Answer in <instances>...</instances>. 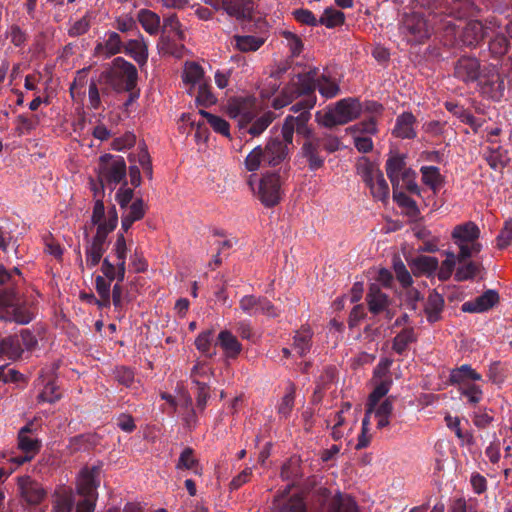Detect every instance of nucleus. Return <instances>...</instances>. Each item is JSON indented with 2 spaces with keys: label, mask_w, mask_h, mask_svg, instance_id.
I'll list each match as a JSON object with an SVG mask.
<instances>
[{
  "label": "nucleus",
  "mask_w": 512,
  "mask_h": 512,
  "mask_svg": "<svg viewBox=\"0 0 512 512\" xmlns=\"http://www.w3.org/2000/svg\"><path fill=\"white\" fill-rule=\"evenodd\" d=\"M418 4L426 9L422 12L404 13L400 22V32L408 42L421 43L434 30L454 31L455 20L466 16L465 3L458 0H418Z\"/></svg>",
  "instance_id": "1"
},
{
  "label": "nucleus",
  "mask_w": 512,
  "mask_h": 512,
  "mask_svg": "<svg viewBox=\"0 0 512 512\" xmlns=\"http://www.w3.org/2000/svg\"><path fill=\"white\" fill-rule=\"evenodd\" d=\"M294 130H282L281 137L271 138L265 146H256L246 157L245 167L248 171L254 172L265 167H282L281 173L287 175L290 166V146L293 142Z\"/></svg>",
  "instance_id": "2"
},
{
  "label": "nucleus",
  "mask_w": 512,
  "mask_h": 512,
  "mask_svg": "<svg viewBox=\"0 0 512 512\" xmlns=\"http://www.w3.org/2000/svg\"><path fill=\"white\" fill-rule=\"evenodd\" d=\"M315 71H308L304 74H298L282 89L281 94L276 97L272 106L274 109H281L298 97H305L303 100L293 105L292 110L295 112L302 111L298 117L297 128H303L305 121L309 115L308 110L313 108L316 102L315 92Z\"/></svg>",
  "instance_id": "3"
},
{
  "label": "nucleus",
  "mask_w": 512,
  "mask_h": 512,
  "mask_svg": "<svg viewBox=\"0 0 512 512\" xmlns=\"http://www.w3.org/2000/svg\"><path fill=\"white\" fill-rule=\"evenodd\" d=\"M8 272L11 274V282L0 284V318L21 325L28 324L34 318V314L20 302L18 286L22 280L13 278V273L21 276V271L14 267Z\"/></svg>",
  "instance_id": "4"
},
{
  "label": "nucleus",
  "mask_w": 512,
  "mask_h": 512,
  "mask_svg": "<svg viewBox=\"0 0 512 512\" xmlns=\"http://www.w3.org/2000/svg\"><path fill=\"white\" fill-rule=\"evenodd\" d=\"M227 113L237 119L239 128L250 123V128H267L276 117L272 111L262 112L261 103L254 97H239L229 101Z\"/></svg>",
  "instance_id": "5"
},
{
  "label": "nucleus",
  "mask_w": 512,
  "mask_h": 512,
  "mask_svg": "<svg viewBox=\"0 0 512 512\" xmlns=\"http://www.w3.org/2000/svg\"><path fill=\"white\" fill-rule=\"evenodd\" d=\"M136 67L123 57L113 59L110 67L99 75L98 83L109 86L116 92H131L137 85Z\"/></svg>",
  "instance_id": "6"
},
{
  "label": "nucleus",
  "mask_w": 512,
  "mask_h": 512,
  "mask_svg": "<svg viewBox=\"0 0 512 512\" xmlns=\"http://www.w3.org/2000/svg\"><path fill=\"white\" fill-rule=\"evenodd\" d=\"M128 246L123 232H118L111 252L102 260L100 271L110 280L123 282L126 274Z\"/></svg>",
  "instance_id": "7"
},
{
  "label": "nucleus",
  "mask_w": 512,
  "mask_h": 512,
  "mask_svg": "<svg viewBox=\"0 0 512 512\" xmlns=\"http://www.w3.org/2000/svg\"><path fill=\"white\" fill-rule=\"evenodd\" d=\"M451 237L459 248L458 263L477 255L482 250V245L478 242L480 229L472 221L456 225Z\"/></svg>",
  "instance_id": "8"
},
{
  "label": "nucleus",
  "mask_w": 512,
  "mask_h": 512,
  "mask_svg": "<svg viewBox=\"0 0 512 512\" xmlns=\"http://www.w3.org/2000/svg\"><path fill=\"white\" fill-rule=\"evenodd\" d=\"M126 177V163L123 158L118 157L113 159L110 155H103L100 157V164L98 169V181L100 188L98 189L93 182L94 196H97L99 191L103 190L104 186H109L110 189L122 182Z\"/></svg>",
  "instance_id": "9"
},
{
  "label": "nucleus",
  "mask_w": 512,
  "mask_h": 512,
  "mask_svg": "<svg viewBox=\"0 0 512 512\" xmlns=\"http://www.w3.org/2000/svg\"><path fill=\"white\" fill-rule=\"evenodd\" d=\"M315 501L322 507V512H360L355 499L346 493L337 492L331 496L327 488L315 491Z\"/></svg>",
  "instance_id": "10"
},
{
  "label": "nucleus",
  "mask_w": 512,
  "mask_h": 512,
  "mask_svg": "<svg viewBox=\"0 0 512 512\" xmlns=\"http://www.w3.org/2000/svg\"><path fill=\"white\" fill-rule=\"evenodd\" d=\"M361 116V106L358 98L348 97L341 99L335 107L325 114L324 125L332 128L336 125H345Z\"/></svg>",
  "instance_id": "11"
},
{
  "label": "nucleus",
  "mask_w": 512,
  "mask_h": 512,
  "mask_svg": "<svg viewBox=\"0 0 512 512\" xmlns=\"http://www.w3.org/2000/svg\"><path fill=\"white\" fill-rule=\"evenodd\" d=\"M278 171L266 172L262 175L258 186V197L265 207H274L281 201V185L287 175Z\"/></svg>",
  "instance_id": "12"
},
{
  "label": "nucleus",
  "mask_w": 512,
  "mask_h": 512,
  "mask_svg": "<svg viewBox=\"0 0 512 512\" xmlns=\"http://www.w3.org/2000/svg\"><path fill=\"white\" fill-rule=\"evenodd\" d=\"M478 86L481 94L495 102H499L505 95L504 76L501 75L494 65L484 66L482 74L478 79Z\"/></svg>",
  "instance_id": "13"
},
{
  "label": "nucleus",
  "mask_w": 512,
  "mask_h": 512,
  "mask_svg": "<svg viewBox=\"0 0 512 512\" xmlns=\"http://www.w3.org/2000/svg\"><path fill=\"white\" fill-rule=\"evenodd\" d=\"M17 487L21 501L30 509H37L47 496V491L42 484L29 475L19 476Z\"/></svg>",
  "instance_id": "14"
},
{
  "label": "nucleus",
  "mask_w": 512,
  "mask_h": 512,
  "mask_svg": "<svg viewBox=\"0 0 512 512\" xmlns=\"http://www.w3.org/2000/svg\"><path fill=\"white\" fill-rule=\"evenodd\" d=\"M33 432V423H28L23 426L18 432V448L24 455H19L11 458V461L17 465H22L31 461L35 455L40 451L42 443L29 434Z\"/></svg>",
  "instance_id": "15"
},
{
  "label": "nucleus",
  "mask_w": 512,
  "mask_h": 512,
  "mask_svg": "<svg viewBox=\"0 0 512 512\" xmlns=\"http://www.w3.org/2000/svg\"><path fill=\"white\" fill-rule=\"evenodd\" d=\"M239 308L249 316L259 314L267 317L276 318L280 315V310L264 296L245 295L239 300Z\"/></svg>",
  "instance_id": "16"
},
{
  "label": "nucleus",
  "mask_w": 512,
  "mask_h": 512,
  "mask_svg": "<svg viewBox=\"0 0 512 512\" xmlns=\"http://www.w3.org/2000/svg\"><path fill=\"white\" fill-rule=\"evenodd\" d=\"M481 74L480 61L476 57L462 56L454 64V76L465 83L478 81Z\"/></svg>",
  "instance_id": "17"
},
{
  "label": "nucleus",
  "mask_w": 512,
  "mask_h": 512,
  "mask_svg": "<svg viewBox=\"0 0 512 512\" xmlns=\"http://www.w3.org/2000/svg\"><path fill=\"white\" fill-rule=\"evenodd\" d=\"M100 467H84L78 478L77 490L83 497L97 498L99 486Z\"/></svg>",
  "instance_id": "18"
},
{
  "label": "nucleus",
  "mask_w": 512,
  "mask_h": 512,
  "mask_svg": "<svg viewBox=\"0 0 512 512\" xmlns=\"http://www.w3.org/2000/svg\"><path fill=\"white\" fill-rule=\"evenodd\" d=\"M304 136L307 139L303 144L302 152L309 162V168L311 170H317L324 164V158L319 156V152L323 149L324 137L315 138L312 137V130H303Z\"/></svg>",
  "instance_id": "19"
},
{
  "label": "nucleus",
  "mask_w": 512,
  "mask_h": 512,
  "mask_svg": "<svg viewBox=\"0 0 512 512\" xmlns=\"http://www.w3.org/2000/svg\"><path fill=\"white\" fill-rule=\"evenodd\" d=\"M181 120L189 124L190 128H203L206 124H209L211 128H229V124L225 120L204 110L184 113Z\"/></svg>",
  "instance_id": "20"
},
{
  "label": "nucleus",
  "mask_w": 512,
  "mask_h": 512,
  "mask_svg": "<svg viewBox=\"0 0 512 512\" xmlns=\"http://www.w3.org/2000/svg\"><path fill=\"white\" fill-rule=\"evenodd\" d=\"M498 302V292L489 289L475 299L464 302L461 306V310L467 313H483L493 308Z\"/></svg>",
  "instance_id": "21"
},
{
  "label": "nucleus",
  "mask_w": 512,
  "mask_h": 512,
  "mask_svg": "<svg viewBox=\"0 0 512 512\" xmlns=\"http://www.w3.org/2000/svg\"><path fill=\"white\" fill-rule=\"evenodd\" d=\"M487 36V28L478 20L469 21L463 28L460 41L469 48L477 47Z\"/></svg>",
  "instance_id": "22"
},
{
  "label": "nucleus",
  "mask_w": 512,
  "mask_h": 512,
  "mask_svg": "<svg viewBox=\"0 0 512 512\" xmlns=\"http://www.w3.org/2000/svg\"><path fill=\"white\" fill-rule=\"evenodd\" d=\"M366 302L369 311L374 315H378L383 310H387L388 306H391L392 299L381 290L378 283H371L366 295Z\"/></svg>",
  "instance_id": "23"
},
{
  "label": "nucleus",
  "mask_w": 512,
  "mask_h": 512,
  "mask_svg": "<svg viewBox=\"0 0 512 512\" xmlns=\"http://www.w3.org/2000/svg\"><path fill=\"white\" fill-rule=\"evenodd\" d=\"M224 11L239 21H246L252 18L254 0H224Z\"/></svg>",
  "instance_id": "24"
},
{
  "label": "nucleus",
  "mask_w": 512,
  "mask_h": 512,
  "mask_svg": "<svg viewBox=\"0 0 512 512\" xmlns=\"http://www.w3.org/2000/svg\"><path fill=\"white\" fill-rule=\"evenodd\" d=\"M182 79L185 85H189L188 94L193 96L195 94L196 87L202 83L207 82L204 78L203 68L194 61L186 62L182 72Z\"/></svg>",
  "instance_id": "25"
},
{
  "label": "nucleus",
  "mask_w": 512,
  "mask_h": 512,
  "mask_svg": "<svg viewBox=\"0 0 512 512\" xmlns=\"http://www.w3.org/2000/svg\"><path fill=\"white\" fill-rule=\"evenodd\" d=\"M125 43H123L117 32H108L103 43H98L95 47V53L99 56L109 58L123 52Z\"/></svg>",
  "instance_id": "26"
},
{
  "label": "nucleus",
  "mask_w": 512,
  "mask_h": 512,
  "mask_svg": "<svg viewBox=\"0 0 512 512\" xmlns=\"http://www.w3.org/2000/svg\"><path fill=\"white\" fill-rule=\"evenodd\" d=\"M123 52L131 57L139 67L146 65L148 60V47L142 35L138 39H130L124 45Z\"/></svg>",
  "instance_id": "27"
},
{
  "label": "nucleus",
  "mask_w": 512,
  "mask_h": 512,
  "mask_svg": "<svg viewBox=\"0 0 512 512\" xmlns=\"http://www.w3.org/2000/svg\"><path fill=\"white\" fill-rule=\"evenodd\" d=\"M360 106L361 115L364 116V128H375L379 124V119L383 116V105L374 100H366L360 102Z\"/></svg>",
  "instance_id": "28"
},
{
  "label": "nucleus",
  "mask_w": 512,
  "mask_h": 512,
  "mask_svg": "<svg viewBox=\"0 0 512 512\" xmlns=\"http://www.w3.org/2000/svg\"><path fill=\"white\" fill-rule=\"evenodd\" d=\"M145 215L144 202L141 198L136 199L126 208L121 216V231L126 233L134 222L141 220Z\"/></svg>",
  "instance_id": "29"
},
{
  "label": "nucleus",
  "mask_w": 512,
  "mask_h": 512,
  "mask_svg": "<svg viewBox=\"0 0 512 512\" xmlns=\"http://www.w3.org/2000/svg\"><path fill=\"white\" fill-rule=\"evenodd\" d=\"M272 512H306V506L301 496H281L274 500Z\"/></svg>",
  "instance_id": "30"
},
{
  "label": "nucleus",
  "mask_w": 512,
  "mask_h": 512,
  "mask_svg": "<svg viewBox=\"0 0 512 512\" xmlns=\"http://www.w3.org/2000/svg\"><path fill=\"white\" fill-rule=\"evenodd\" d=\"M444 303V298L438 292L433 291L429 294L424 308L429 323H435L441 319Z\"/></svg>",
  "instance_id": "31"
},
{
  "label": "nucleus",
  "mask_w": 512,
  "mask_h": 512,
  "mask_svg": "<svg viewBox=\"0 0 512 512\" xmlns=\"http://www.w3.org/2000/svg\"><path fill=\"white\" fill-rule=\"evenodd\" d=\"M482 376L476 372L470 365L464 364L450 373V382L459 386L470 384L474 381H481Z\"/></svg>",
  "instance_id": "32"
},
{
  "label": "nucleus",
  "mask_w": 512,
  "mask_h": 512,
  "mask_svg": "<svg viewBox=\"0 0 512 512\" xmlns=\"http://www.w3.org/2000/svg\"><path fill=\"white\" fill-rule=\"evenodd\" d=\"M217 343L224 350L228 358H236L242 351V345L237 338L228 330L219 333Z\"/></svg>",
  "instance_id": "33"
},
{
  "label": "nucleus",
  "mask_w": 512,
  "mask_h": 512,
  "mask_svg": "<svg viewBox=\"0 0 512 512\" xmlns=\"http://www.w3.org/2000/svg\"><path fill=\"white\" fill-rule=\"evenodd\" d=\"M113 281L105 277L103 273L95 278V289L100 297L99 300H96V304L101 308H108L111 305V283Z\"/></svg>",
  "instance_id": "34"
},
{
  "label": "nucleus",
  "mask_w": 512,
  "mask_h": 512,
  "mask_svg": "<svg viewBox=\"0 0 512 512\" xmlns=\"http://www.w3.org/2000/svg\"><path fill=\"white\" fill-rule=\"evenodd\" d=\"M439 266L438 259L436 257L432 256H424L420 255L416 258L412 259L410 262V267L412 269V272L415 275L418 274H427L430 275L434 273Z\"/></svg>",
  "instance_id": "35"
},
{
  "label": "nucleus",
  "mask_w": 512,
  "mask_h": 512,
  "mask_svg": "<svg viewBox=\"0 0 512 512\" xmlns=\"http://www.w3.org/2000/svg\"><path fill=\"white\" fill-rule=\"evenodd\" d=\"M407 169L405 163V157L403 155H393L386 162V172L390 179L392 186L400 184V178H402V172Z\"/></svg>",
  "instance_id": "36"
},
{
  "label": "nucleus",
  "mask_w": 512,
  "mask_h": 512,
  "mask_svg": "<svg viewBox=\"0 0 512 512\" xmlns=\"http://www.w3.org/2000/svg\"><path fill=\"white\" fill-rule=\"evenodd\" d=\"M313 332L303 327L293 336L292 346L300 357H305L312 347Z\"/></svg>",
  "instance_id": "37"
},
{
  "label": "nucleus",
  "mask_w": 512,
  "mask_h": 512,
  "mask_svg": "<svg viewBox=\"0 0 512 512\" xmlns=\"http://www.w3.org/2000/svg\"><path fill=\"white\" fill-rule=\"evenodd\" d=\"M423 183L434 193H437L444 184V177L436 166H422L420 169Z\"/></svg>",
  "instance_id": "38"
},
{
  "label": "nucleus",
  "mask_w": 512,
  "mask_h": 512,
  "mask_svg": "<svg viewBox=\"0 0 512 512\" xmlns=\"http://www.w3.org/2000/svg\"><path fill=\"white\" fill-rule=\"evenodd\" d=\"M310 71L316 72V76L314 78L315 89L317 88L323 97L330 99L339 94L340 88L335 81L330 80V78L325 74H322L320 77H318L317 69H311Z\"/></svg>",
  "instance_id": "39"
},
{
  "label": "nucleus",
  "mask_w": 512,
  "mask_h": 512,
  "mask_svg": "<svg viewBox=\"0 0 512 512\" xmlns=\"http://www.w3.org/2000/svg\"><path fill=\"white\" fill-rule=\"evenodd\" d=\"M137 19L143 29L150 35L158 34L160 30V17L149 9H141L138 12Z\"/></svg>",
  "instance_id": "40"
},
{
  "label": "nucleus",
  "mask_w": 512,
  "mask_h": 512,
  "mask_svg": "<svg viewBox=\"0 0 512 512\" xmlns=\"http://www.w3.org/2000/svg\"><path fill=\"white\" fill-rule=\"evenodd\" d=\"M417 341V336L412 327L402 329L393 339L392 349L399 355L404 354L409 344Z\"/></svg>",
  "instance_id": "41"
},
{
  "label": "nucleus",
  "mask_w": 512,
  "mask_h": 512,
  "mask_svg": "<svg viewBox=\"0 0 512 512\" xmlns=\"http://www.w3.org/2000/svg\"><path fill=\"white\" fill-rule=\"evenodd\" d=\"M233 40L235 47L245 53L257 51L265 43L264 38L254 35H235Z\"/></svg>",
  "instance_id": "42"
},
{
  "label": "nucleus",
  "mask_w": 512,
  "mask_h": 512,
  "mask_svg": "<svg viewBox=\"0 0 512 512\" xmlns=\"http://www.w3.org/2000/svg\"><path fill=\"white\" fill-rule=\"evenodd\" d=\"M345 20V15L340 10L332 7L326 8L320 18L318 19L319 25H323L327 28H334L342 25Z\"/></svg>",
  "instance_id": "43"
},
{
  "label": "nucleus",
  "mask_w": 512,
  "mask_h": 512,
  "mask_svg": "<svg viewBox=\"0 0 512 512\" xmlns=\"http://www.w3.org/2000/svg\"><path fill=\"white\" fill-rule=\"evenodd\" d=\"M366 185L370 188L373 197L378 200L383 201L389 195V186L382 172H379L377 176L372 178L371 182H368Z\"/></svg>",
  "instance_id": "44"
},
{
  "label": "nucleus",
  "mask_w": 512,
  "mask_h": 512,
  "mask_svg": "<svg viewBox=\"0 0 512 512\" xmlns=\"http://www.w3.org/2000/svg\"><path fill=\"white\" fill-rule=\"evenodd\" d=\"M0 383L20 384L26 383V377L11 364L0 365Z\"/></svg>",
  "instance_id": "45"
},
{
  "label": "nucleus",
  "mask_w": 512,
  "mask_h": 512,
  "mask_svg": "<svg viewBox=\"0 0 512 512\" xmlns=\"http://www.w3.org/2000/svg\"><path fill=\"white\" fill-rule=\"evenodd\" d=\"M74 498L71 490L63 489L56 492L53 512H72Z\"/></svg>",
  "instance_id": "46"
},
{
  "label": "nucleus",
  "mask_w": 512,
  "mask_h": 512,
  "mask_svg": "<svg viewBox=\"0 0 512 512\" xmlns=\"http://www.w3.org/2000/svg\"><path fill=\"white\" fill-rule=\"evenodd\" d=\"M486 161L491 169L495 171H502L509 162L507 152L500 147L491 149L486 156Z\"/></svg>",
  "instance_id": "47"
},
{
  "label": "nucleus",
  "mask_w": 512,
  "mask_h": 512,
  "mask_svg": "<svg viewBox=\"0 0 512 512\" xmlns=\"http://www.w3.org/2000/svg\"><path fill=\"white\" fill-rule=\"evenodd\" d=\"M356 167L357 173L361 176L365 184L371 182V179L381 172L378 166L371 162L367 157H361L358 160Z\"/></svg>",
  "instance_id": "48"
},
{
  "label": "nucleus",
  "mask_w": 512,
  "mask_h": 512,
  "mask_svg": "<svg viewBox=\"0 0 512 512\" xmlns=\"http://www.w3.org/2000/svg\"><path fill=\"white\" fill-rule=\"evenodd\" d=\"M480 271V264L466 260L459 263L458 268L455 272V280L456 281H466L469 279H473Z\"/></svg>",
  "instance_id": "49"
},
{
  "label": "nucleus",
  "mask_w": 512,
  "mask_h": 512,
  "mask_svg": "<svg viewBox=\"0 0 512 512\" xmlns=\"http://www.w3.org/2000/svg\"><path fill=\"white\" fill-rule=\"evenodd\" d=\"M107 250L101 248L100 246H96L93 243L86 241L85 245V257H86V265L89 269H92L102 264L103 255Z\"/></svg>",
  "instance_id": "50"
},
{
  "label": "nucleus",
  "mask_w": 512,
  "mask_h": 512,
  "mask_svg": "<svg viewBox=\"0 0 512 512\" xmlns=\"http://www.w3.org/2000/svg\"><path fill=\"white\" fill-rule=\"evenodd\" d=\"M193 96H195L196 103L199 106L204 107L215 104L217 100L214 94L211 92V86L209 85L208 81L196 87L195 94Z\"/></svg>",
  "instance_id": "51"
},
{
  "label": "nucleus",
  "mask_w": 512,
  "mask_h": 512,
  "mask_svg": "<svg viewBox=\"0 0 512 512\" xmlns=\"http://www.w3.org/2000/svg\"><path fill=\"white\" fill-rule=\"evenodd\" d=\"M509 40L503 34H497L489 41V51L492 57L501 58L509 50Z\"/></svg>",
  "instance_id": "52"
},
{
  "label": "nucleus",
  "mask_w": 512,
  "mask_h": 512,
  "mask_svg": "<svg viewBox=\"0 0 512 512\" xmlns=\"http://www.w3.org/2000/svg\"><path fill=\"white\" fill-rule=\"evenodd\" d=\"M392 187L393 198L399 206L407 208L410 212L414 214L419 213V209L416 202L402 190L400 184H395V186Z\"/></svg>",
  "instance_id": "53"
},
{
  "label": "nucleus",
  "mask_w": 512,
  "mask_h": 512,
  "mask_svg": "<svg viewBox=\"0 0 512 512\" xmlns=\"http://www.w3.org/2000/svg\"><path fill=\"white\" fill-rule=\"evenodd\" d=\"M447 109L453 114V116L460 119V121L464 124H468L472 127L481 126L472 115V113L462 106L452 103H446Z\"/></svg>",
  "instance_id": "54"
},
{
  "label": "nucleus",
  "mask_w": 512,
  "mask_h": 512,
  "mask_svg": "<svg viewBox=\"0 0 512 512\" xmlns=\"http://www.w3.org/2000/svg\"><path fill=\"white\" fill-rule=\"evenodd\" d=\"M457 262L458 255H455L453 252H447L446 259L441 263L440 267L438 266V278L441 281L448 280L451 277Z\"/></svg>",
  "instance_id": "55"
},
{
  "label": "nucleus",
  "mask_w": 512,
  "mask_h": 512,
  "mask_svg": "<svg viewBox=\"0 0 512 512\" xmlns=\"http://www.w3.org/2000/svg\"><path fill=\"white\" fill-rule=\"evenodd\" d=\"M492 412L491 409L479 407L472 415L474 425L479 429L487 428L494 421Z\"/></svg>",
  "instance_id": "56"
},
{
  "label": "nucleus",
  "mask_w": 512,
  "mask_h": 512,
  "mask_svg": "<svg viewBox=\"0 0 512 512\" xmlns=\"http://www.w3.org/2000/svg\"><path fill=\"white\" fill-rule=\"evenodd\" d=\"M459 392L462 396L466 397L470 404H477L481 401L483 392L480 386L470 383L459 386Z\"/></svg>",
  "instance_id": "57"
},
{
  "label": "nucleus",
  "mask_w": 512,
  "mask_h": 512,
  "mask_svg": "<svg viewBox=\"0 0 512 512\" xmlns=\"http://www.w3.org/2000/svg\"><path fill=\"white\" fill-rule=\"evenodd\" d=\"M294 401H295V386L294 384L290 383L287 392L282 397V400L278 406V413L283 415L284 417H287L293 407H294Z\"/></svg>",
  "instance_id": "58"
},
{
  "label": "nucleus",
  "mask_w": 512,
  "mask_h": 512,
  "mask_svg": "<svg viewBox=\"0 0 512 512\" xmlns=\"http://www.w3.org/2000/svg\"><path fill=\"white\" fill-rule=\"evenodd\" d=\"M193 384L197 387L196 407L200 412H203L210 398V386L203 381H194Z\"/></svg>",
  "instance_id": "59"
},
{
  "label": "nucleus",
  "mask_w": 512,
  "mask_h": 512,
  "mask_svg": "<svg viewBox=\"0 0 512 512\" xmlns=\"http://www.w3.org/2000/svg\"><path fill=\"white\" fill-rule=\"evenodd\" d=\"M292 15H293L294 19L302 25H307V26H311V27H315V26L319 25L318 19L316 18L314 13L312 11H310L309 9H305V8L295 9L292 11Z\"/></svg>",
  "instance_id": "60"
},
{
  "label": "nucleus",
  "mask_w": 512,
  "mask_h": 512,
  "mask_svg": "<svg viewBox=\"0 0 512 512\" xmlns=\"http://www.w3.org/2000/svg\"><path fill=\"white\" fill-rule=\"evenodd\" d=\"M512 244V220L504 223L496 237V247L500 250L506 249Z\"/></svg>",
  "instance_id": "61"
},
{
  "label": "nucleus",
  "mask_w": 512,
  "mask_h": 512,
  "mask_svg": "<svg viewBox=\"0 0 512 512\" xmlns=\"http://www.w3.org/2000/svg\"><path fill=\"white\" fill-rule=\"evenodd\" d=\"M198 466V460L194 457V451L186 447L180 454L176 468L177 469H195Z\"/></svg>",
  "instance_id": "62"
},
{
  "label": "nucleus",
  "mask_w": 512,
  "mask_h": 512,
  "mask_svg": "<svg viewBox=\"0 0 512 512\" xmlns=\"http://www.w3.org/2000/svg\"><path fill=\"white\" fill-rule=\"evenodd\" d=\"M281 35L286 40L291 55L293 57L299 56L303 49V42L300 39V37L294 34L293 32L287 30L283 31Z\"/></svg>",
  "instance_id": "63"
},
{
  "label": "nucleus",
  "mask_w": 512,
  "mask_h": 512,
  "mask_svg": "<svg viewBox=\"0 0 512 512\" xmlns=\"http://www.w3.org/2000/svg\"><path fill=\"white\" fill-rule=\"evenodd\" d=\"M61 397V394L58 392V387L52 381H49L42 392L38 395L39 402H48L55 403Z\"/></svg>",
  "instance_id": "64"
}]
</instances>
